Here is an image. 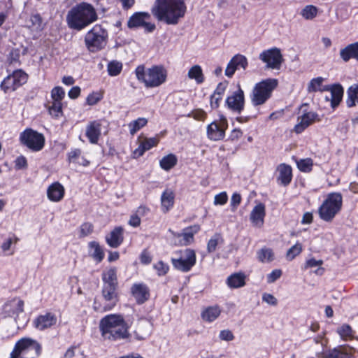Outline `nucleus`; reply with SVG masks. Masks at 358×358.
<instances>
[{"mask_svg": "<svg viewBox=\"0 0 358 358\" xmlns=\"http://www.w3.org/2000/svg\"><path fill=\"white\" fill-rule=\"evenodd\" d=\"M151 13L158 21L176 25L185 17L187 6L185 0H155Z\"/></svg>", "mask_w": 358, "mask_h": 358, "instance_id": "f257e3e1", "label": "nucleus"}, {"mask_svg": "<svg viewBox=\"0 0 358 358\" xmlns=\"http://www.w3.org/2000/svg\"><path fill=\"white\" fill-rule=\"evenodd\" d=\"M102 336L108 340L127 339L131 334L123 317L119 315H108L100 321Z\"/></svg>", "mask_w": 358, "mask_h": 358, "instance_id": "f03ea898", "label": "nucleus"}, {"mask_svg": "<svg viewBox=\"0 0 358 358\" xmlns=\"http://www.w3.org/2000/svg\"><path fill=\"white\" fill-rule=\"evenodd\" d=\"M137 80L143 83L147 88H155L166 81L167 71L161 65H155L145 69L144 65H139L135 70Z\"/></svg>", "mask_w": 358, "mask_h": 358, "instance_id": "7ed1b4c3", "label": "nucleus"}, {"mask_svg": "<svg viewBox=\"0 0 358 358\" xmlns=\"http://www.w3.org/2000/svg\"><path fill=\"white\" fill-rule=\"evenodd\" d=\"M66 18L71 28L80 30L95 21L96 14L91 5L83 3L71 9Z\"/></svg>", "mask_w": 358, "mask_h": 358, "instance_id": "20e7f679", "label": "nucleus"}, {"mask_svg": "<svg viewBox=\"0 0 358 358\" xmlns=\"http://www.w3.org/2000/svg\"><path fill=\"white\" fill-rule=\"evenodd\" d=\"M342 203L343 198L341 193H330L318 210L320 217L326 222L331 221L341 210Z\"/></svg>", "mask_w": 358, "mask_h": 358, "instance_id": "39448f33", "label": "nucleus"}, {"mask_svg": "<svg viewBox=\"0 0 358 358\" xmlns=\"http://www.w3.org/2000/svg\"><path fill=\"white\" fill-rule=\"evenodd\" d=\"M108 32L101 25L96 24L85 36V44L91 52H96L103 49L106 45Z\"/></svg>", "mask_w": 358, "mask_h": 358, "instance_id": "423d86ee", "label": "nucleus"}, {"mask_svg": "<svg viewBox=\"0 0 358 358\" xmlns=\"http://www.w3.org/2000/svg\"><path fill=\"white\" fill-rule=\"evenodd\" d=\"M277 85L278 80L271 78L257 83L251 94L252 104L255 106L264 104L271 97L273 90Z\"/></svg>", "mask_w": 358, "mask_h": 358, "instance_id": "0eeeda50", "label": "nucleus"}, {"mask_svg": "<svg viewBox=\"0 0 358 358\" xmlns=\"http://www.w3.org/2000/svg\"><path fill=\"white\" fill-rule=\"evenodd\" d=\"M40 352L41 346L38 343L30 338H22L16 343L10 358H34Z\"/></svg>", "mask_w": 358, "mask_h": 358, "instance_id": "6e6552de", "label": "nucleus"}, {"mask_svg": "<svg viewBox=\"0 0 358 358\" xmlns=\"http://www.w3.org/2000/svg\"><path fill=\"white\" fill-rule=\"evenodd\" d=\"M176 257L171 258V262L175 268L188 272L196 264V254L194 250L187 248L176 251Z\"/></svg>", "mask_w": 358, "mask_h": 358, "instance_id": "1a4fd4ad", "label": "nucleus"}, {"mask_svg": "<svg viewBox=\"0 0 358 358\" xmlns=\"http://www.w3.org/2000/svg\"><path fill=\"white\" fill-rule=\"evenodd\" d=\"M24 301L20 299L15 298L3 306V310L9 316L14 318L18 327H24L27 323V318L24 313Z\"/></svg>", "mask_w": 358, "mask_h": 358, "instance_id": "9d476101", "label": "nucleus"}, {"mask_svg": "<svg viewBox=\"0 0 358 358\" xmlns=\"http://www.w3.org/2000/svg\"><path fill=\"white\" fill-rule=\"evenodd\" d=\"M27 75L22 70H16L8 75L1 83V89L5 93H10L26 83Z\"/></svg>", "mask_w": 358, "mask_h": 358, "instance_id": "9b49d317", "label": "nucleus"}, {"mask_svg": "<svg viewBox=\"0 0 358 358\" xmlns=\"http://www.w3.org/2000/svg\"><path fill=\"white\" fill-rule=\"evenodd\" d=\"M20 140L23 144L34 151L41 150L45 143L43 134L31 129H27L21 134Z\"/></svg>", "mask_w": 358, "mask_h": 358, "instance_id": "f8f14e48", "label": "nucleus"}, {"mask_svg": "<svg viewBox=\"0 0 358 358\" xmlns=\"http://www.w3.org/2000/svg\"><path fill=\"white\" fill-rule=\"evenodd\" d=\"M259 59L266 64V67L272 69H280L283 62L280 49L273 48L263 51L259 55Z\"/></svg>", "mask_w": 358, "mask_h": 358, "instance_id": "ddd939ff", "label": "nucleus"}, {"mask_svg": "<svg viewBox=\"0 0 358 358\" xmlns=\"http://www.w3.org/2000/svg\"><path fill=\"white\" fill-rule=\"evenodd\" d=\"M132 334L137 341H143L148 338L152 331V322L146 318H140L134 322Z\"/></svg>", "mask_w": 358, "mask_h": 358, "instance_id": "4468645a", "label": "nucleus"}, {"mask_svg": "<svg viewBox=\"0 0 358 358\" xmlns=\"http://www.w3.org/2000/svg\"><path fill=\"white\" fill-rule=\"evenodd\" d=\"M355 349L350 345H339L318 353L320 358H355L353 352Z\"/></svg>", "mask_w": 358, "mask_h": 358, "instance_id": "2eb2a0df", "label": "nucleus"}, {"mask_svg": "<svg viewBox=\"0 0 358 358\" xmlns=\"http://www.w3.org/2000/svg\"><path fill=\"white\" fill-rule=\"evenodd\" d=\"M227 127V120L224 117H221L219 122H213L207 127L208 138L213 141L222 140L225 136Z\"/></svg>", "mask_w": 358, "mask_h": 358, "instance_id": "dca6fc26", "label": "nucleus"}, {"mask_svg": "<svg viewBox=\"0 0 358 358\" xmlns=\"http://www.w3.org/2000/svg\"><path fill=\"white\" fill-rule=\"evenodd\" d=\"M200 230L199 225H193L189 227L185 228L182 234H177L169 229V231L173 234L175 238V244L180 245H187L193 242L194 235Z\"/></svg>", "mask_w": 358, "mask_h": 358, "instance_id": "f3484780", "label": "nucleus"}, {"mask_svg": "<svg viewBox=\"0 0 358 358\" xmlns=\"http://www.w3.org/2000/svg\"><path fill=\"white\" fill-rule=\"evenodd\" d=\"M318 121H320V118L317 113L313 111L306 112L298 117V122L295 125L294 131L296 134H301L310 125Z\"/></svg>", "mask_w": 358, "mask_h": 358, "instance_id": "a211bd4d", "label": "nucleus"}, {"mask_svg": "<svg viewBox=\"0 0 358 358\" xmlns=\"http://www.w3.org/2000/svg\"><path fill=\"white\" fill-rule=\"evenodd\" d=\"M226 103L228 107L234 111L240 113L243 109L245 103L244 92L240 85L238 86L237 90L234 91L231 95L227 97Z\"/></svg>", "mask_w": 358, "mask_h": 358, "instance_id": "6ab92c4d", "label": "nucleus"}, {"mask_svg": "<svg viewBox=\"0 0 358 358\" xmlns=\"http://www.w3.org/2000/svg\"><path fill=\"white\" fill-rule=\"evenodd\" d=\"M248 62L247 58L242 55L237 54L234 56L228 63L224 71L226 76L231 78L238 66L243 69H245L248 66Z\"/></svg>", "mask_w": 358, "mask_h": 358, "instance_id": "aec40b11", "label": "nucleus"}, {"mask_svg": "<svg viewBox=\"0 0 358 358\" xmlns=\"http://www.w3.org/2000/svg\"><path fill=\"white\" fill-rule=\"evenodd\" d=\"M265 215V205L262 203H259L256 205L251 211L250 219L255 227H262L264 224Z\"/></svg>", "mask_w": 358, "mask_h": 358, "instance_id": "412c9836", "label": "nucleus"}, {"mask_svg": "<svg viewBox=\"0 0 358 358\" xmlns=\"http://www.w3.org/2000/svg\"><path fill=\"white\" fill-rule=\"evenodd\" d=\"M64 195V188L58 182H55L50 185L47 189L48 198L54 202L61 201Z\"/></svg>", "mask_w": 358, "mask_h": 358, "instance_id": "4be33fe9", "label": "nucleus"}, {"mask_svg": "<svg viewBox=\"0 0 358 358\" xmlns=\"http://www.w3.org/2000/svg\"><path fill=\"white\" fill-rule=\"evenodd\" d=\"M106 243L113 248H117L123 241V229L121 227H115L106 237Z\"/></svg>", "mask_w": 358, "mask_h": 358, "instance_id": "5701e85b", "label": "nucleus"}, {"mask_svg": "<svg viewBox=\"0 0 358 358\" xmlns=\"http://www.w3.org/2000/svg\"><path fill=\"white\" fill-rule=\"evenodd\" d=\"M340 57L345 62H348L350 59L358 61V42L349 44L341 49Z\"/></svg>", "mask_w": 358, "mask_h": 358, "instance_id": "b1692460", "label": "nucleus"}, {"mask_svg": "<svg viewBox=\"0 0 358 358\" xmlns=\"http://www.w3.org/2000/svg\"><path fill=\"white\" fill-rule=\"evenodd\" d=\"M101 135V124L98 121L91 122L86 128V136L91 143H97Z\"/></svg>", "mask_w": 358, "mask_h": 358, "instance_id": "393cba45", "label": "nucleus"}, {"mask_svg": "<svg viewBox=\"0 0 358 358\" xmlns=\"http://www.w3.org/2000/svg\"><path fill=\"white\" fill-rule=\"evenodd\" d=\"M56 317L50 313L38 316L34 320V326L39 330H43L49 328L56 323Z\"/></svg>", "mask_w": 358, "mask_h": 358, "instance_id": "a878e982", "label": "nucleus"}, {"mask_svg": "<svg viewBox=\"0 0 358 358\" xmlns=\"http://www.w3.org/2000/svg\"><path fill=\"white\" fill-rule=\"evenodd\" d=\"M175 194L171 189H166L161 196L162 210L167 213L174 204Z\"/></svg>", "mask_w": 358, "mask_h": 358, "instance_id": "bb28decb", "label": "nucleus"}, {"mask_svg": "<svg viewBox=\"0 0 358 358\" xmlns=\"http://www.w3.org/2000/svg\"><path fill=\"white\" fill-rule=\"evenodd\" d=\"M330 96H327V100H331V104L333 108L336 107L341 102L343 94V89L340 85H335L330 89Z\"/></svg>", "mask_w": 358, "mask_h": 358, "instance_id": "cd10ccee", "label": "nucleus"}, {"mask_svg": "<svg viewBox=\"0 0 358 358\" xmlns=\"http://www.w3.org/2000/svg\"><path fill=\"white\" fill-rule=\"evenodd\" d=\"M278 170L279 171L278 180L280 181L281 184L285 186L289 184L292 177L291 166L282 164L278 166Z\"/></svg>", "mask_w": 358, "mask_h": 358, "instance_id": "c85d7f7f", "label": "nucleus"}, {"mask_svg": "<svg viewBox=\"0 0 358 358\" xmlns=\"http://www.w3.org/2000/svg\"><path fill=\"white\" fill-rule=\"evenodd\" d=\"M220 313L221 310L218 306H209L202 311L201 317L205 322H211L215 320Z\"/></svg>", "mask_w": 358, "mask_h": 358, "instance_id": "c756f323", "label": "nucleus"}, {"mask_svg": "<svg viewBox=\"0 0 358 358\" xmlns=\"http://www.w3.org/2000/svg\"><path fill=\"white\" fill-rule=\"evenodd\" d=\"M150 15L148 13H137L133 15L128 21V26L130 28L143 27L145 20L149 19Z\"/></svg>", "mask_w": 358, "mask_h": 358, "instance_id": "7c9ffc66", "label": "nucleus"}, {"mask_svg": "<svg viewBox=\"0 0 358 358\" xmlns=\"http://www.w3.org/2000/svg\"><path fill=\"white\" fill-rule=\"evenodd\" d=\"M90 255L97 262H101L104 257V252L99 243L91 241L88 244Z\"/></svg>", "mask_w": 358, "mask_h": 358, "instance_id": "2f4dec72", "label": "nucleus"}, {"mask_svg": "<svg viewBox=\"0 0 358 358\" xmlns=\"http://www.w3.org/2000/svg\"><path fill=\"white\" fill-rule=\"evenodd\" d=\"M245 278L243 273H234L228 278V285L232 289L240 288L245 285Z\"/></svg>", "mask_w": 358, "mask_h": 358, "instance_id": "473e14b6", "label": "nucleus"}, {"mask_svg": "<svg viewBox=\"0 0 358 358\" xmlns=\"http://www.w3.org/2000/svg\"><path fill=\"white\" fill-rule=\"evenodd\" d=\"M189 79L195 80L196 83L201 84L204 81V76L201 67L199 65L192 66L187 73Z\"/></svg>", "mask_w": 358, "mask_h": 358, "instance_id": "72a5a7b5", "label": "nucleus"}, {"mask_svg": "<svg viewBox=\"0 0 358 358\" xmlns=\"http://www.w3.org/2000/svg\"><path fill=\"white\" fill-rule=\"evenodd\" d=\"M103 280L108 284L110 289H115L117 285V275L115 268H110L103 274Z\"/></svg>", "mask_w": 358, "mask_h": 358, "instance_id": "f704fd0d", "label": "nucleus"}, {"mask_svg": "<svg viewBox=\"0 0 358 358\" xmlns=\"http://www.w3.org/2000/svg\"><path fill=\"white\" fill-rule=\"evenodd\" d=\"M336 332L341 339L345 341L352 339L355 334L352 327L347 324H343L337 328Z\"/></svg>", "mask_w": 358, "mask_h": 358, "instance_id": "c9c22d12", "label": "nucleus"}, {"mask_svg": "<svg viewBox=\"0 0 358 358\" xmlns=\"http://www.w3.org/2000/svg\"><path fill=\"white\" fill-rule=\"evenodd\" d=\"M257 259L262 263H268L274 259V253L271 248L264 247L257 252Z\"/></svg>", "mask_w": 358, "mask_h": 358, "instance_id": "e433bc0d", "label": "nucleus"}, {"mask_svg": "<svg viewBox=\"0 0 358 358\" xmlns=\"http://www.w3.org/2000/svg\"><path fill=\"white\" fill-rule=\"evenodd\" d=\"M177 161L176 155L169 154L160 160V166L164 170L169 171L176 164Z\"/></svg>", "mask_w": 358, "mask_h": 358, "instance_id": "4c0bfd02", "label": "nucleus"}, {"mask_svg": "<svg viewBox=\"0 0 358 358\" xmlns=\"http://www.w3.org/2000/svg\"><path fill=\"white\" fill-rule=\"evenodd\" d=\"M148 123V120L145 117H139L136 120L131 122L128 124L131 135L134 136L138 130L145 127Z\"/></svg>", "mask_w": 358, "mask_h": 358, "instance_id": "58836bf2", "label": "nucleus"}, {"mask_svg": "<svg viewBox=\"0 0 358 358\" xmlns=\"http://www.w3.org/2000/svg\"><path fill=\"white\" fill-rule=\"evenodd\" d=\"M318 9L313 5L306 6L301 11V15L307 20H313L317 15Z\"/></svg>", "mask_w": 358, "mask_h": 358, "instance_id": "ea45409f", "label": "nucleus"}, {"mask_svg": "<svg viewBox=\"0 0 358 358\" xmlns=\"http://www.w3.org/2000/svg\"><path fill=\"white\" fill-rule=\"evenodd\" d=\"M104 292H101L95 297L94 299V309L97 310H109L111 308H108L106 305L107 304Z\"/></svg>", "mask_w": 358, "mask_h": 358, "instance_id": "a19ab883", "label": "nucleus"}, {"mask_svg": "<svg viewBox=\"0 0 358 358\" xmlns=\"http://www.w3.org/2000/svg\"><path fill=\"white\" fill-rule=\"evenodd\" d=\"M107 69L110 76H116L120 73L122 69V64L120 62L113 60L108 63Z\"/></svg>", "mask_w": 358, "mask_h": 358, "instance_id": "79ce46f5", "label": "nucleus"}, {"mask_svg": "<svg viewBox=\"0 0 358 358\" xmlns=\"http://www.w3.org/2000/svg\"><path fill=\"white\" fill-rule=\"evenodd\" d=\"M323 80L324 79L322 77L312 79L308 85V92H313L318 90H328L329 89L327 87L321 89Z\"/></svg>", "mask_w": 358, "mask_h": 358, "instance_id": "37998d69", "label": "nucleus"}, {"mask_svg": "<svg viewBox=\"0 0 358 358\" xmlns=\"http://www.w3.org/2000/svg\"><path fill=\"white\" fill-rule=\"evenodd\" d=\"M302 251V245L299 243H296L294 245L291 247L286 253V257L288 260L294 259Z\"/></svg>", "mask_w": 358, "mask_h": 358, "instance_id": "c03bdc74", "label": "nucleus"}, {"mask_svg": "<svg viewBox=\"0 0 358 358\" xmlns=\"http://www.w3.org/2000/svg\"><path fill=\"white\" fill-rule=\"evenodd\" d=\"M50 114L55 117H59L62 115V102H52L51 106L48 108Z\"/></svg>", "mask_w": 358, "mask_h": 358, "instance_id": "a18cd8bd", "label": "nucleus"}, {"mask_svg": "<svg viewBox=\"0 0 358 358\" xmlns=\"http://www.w3.org/2000/svg\"><path fill=\"white\" fill-rule=\"evenodd\" d=\"M222 238L219 234H215L208 242L207 250L209 253L213 252L220 243L222 241Z\"/></svg>", "mask_w": 358, "mask_h": 358, "instance_id": "49530a36", "label": "nucleus"}, {"mask_svg": "<svg viewBox=\"0 0 358 358\" xmlns=\"http://www.w3.org/2000/svg\"><path fill=\"white\" fill-rule=\"evenodd\" d=\"M64 95L65 92L61 87H55L52 90L51 97L54 102H62Z\"/></svg>", "mask_w": 358, "mask_h": 358, "instance_id": "de8ad7c7", "label": "nucleus"}, {"mask_svg": "<svg viewBox=\"0 0 358 358\" xmlns=\"http://www.w3.org/2000/svg\"><path fill=\"white\" fill-rule=\"evenodd\" d=\"M313 166V160L310 158L300 159L297 162V167L303 172H308L311 170Z\"/></svg>", "mask_w": 358, "mask_h": 358, "instance_id": "09e8293b", "label": "nucleus"}, {"mask_svg": "<svg viewBox=\"0 0 358 358\" xmlns=\"http://www.w3.org/2000/svg\"><path fill=\"white\" fill-rule=\"evenodd\" d=\"M106 300L107 302V304L106 306L108 307V308H113L117 301V296L116 292H104Z\"/></svg>", "mask_w": 358, "mask_h": 358, "instance_id": "8fccbe9b", "label": "nucleus"}, {"mask_svg": "<svg viewBox=\"0 0 358 358\" xmlns=\"http://www.w3.org/2000/svg\"><path fill=\"white\" fill-rule=\"evenodd\" d=\"M149 296V292H131V299L135 300L138 304L143 303Z\"/></svg>", "mask_w": 358, "mask_h": 358, "instance_id": "3c124183", "label": "nucleus"}, {"mask_svg": "<svg viewBox=\"0 0 358 358\" xmlns=\"http://www.w3.org/2000/svg\"><path fill=\"white\" fill-rule=\"evenodd\" d=\"M158 142L159 140L157 138H145L140 141L141 144L142 145L145 151L157 145Z\"/></svg>", "mask_w": 358, "mask_h": 358, "instance_id": "603ef678", "label": "nucleus"}, {"mask_svg": "<svg viewBox=\"0 0 358 358\" xmlns=\"http://www.w3.org/2000/svg\"><path fill=\"white\" fill-rule=\"evenodd\" d=\"M93 231V226L91 223H83L80 227V237H85L90 235Z\"/></svg>", "mask_w": 358, "mask_h": 358, "instance_id": "864d4df0", "label": "nucleus"}, {"mask_svg": "<svg viewBox=\"0 0 358 358\" xmlns=\"http://www.w3.org/2000/svg\"><path fill=\"white\" fill-rule=\"evenodd\" d=\"M219 338L222 341H231L234 339V335L229 329H224L220 331Z\"/></svg>", "mask_w": 358, "mask_h": 358, "instance_id": "5fc2aeb1", "label": "nucleus"}, {"mask_svg": "<svg viewBox=\"0 0 358 358\" xmlns=\"http://www.w3.org/2000/svg\"><path fill=\"white\" fill-rule=\"evenodd\" d=\"M187 116L192 117L194 119L199 121H203L206 117V113L203 110L198 109L193 110L191 113H189Z\"/></svg>", "mask_w": 358, "mask_h": 358, "instance_id": "6e6d98bb", "label": "nucleus"}, {"mask_svg": "<svg viewBox=\"0 0 358 358\" xmlns=\"http://www.w3.org/2000/svg\"><path fill=\"white\" fill-rule=\"evenodd\" d=\"M262 300L264 302L271 306H276L278 303V299L276 297L268 292L264 293L262 296Z\"/></svg>", "mask_w": 358, "mask_h": 358, "instance_id": "4d7b16f0", "label": "nucleus"}, {"mask_svg": "<svg viewBox=\"0 0 358 358\" xmlns=\"http://www.w3.org/2000/svg\"><path fill=\"white\" fill-rule=\"evenodd\" d=\"M228 200L227 194L225 192H221L215 196L214 204L215 205H224Z\"/></svg>", "mask_w": 358, "mask_h": 358, "instance_id": "13d9d810", "label": "nucleus"}, {"mask_svg": "<svg viewBox=\"0 0 358 358\" xmlns=\"http://www.w3.org/2000/svg\"><path fill=\"white\" fill-rule=\"evenodd\" d=\"M15 167L16 169H24L27 167V162L24 157L20 156L15 161Z\"/></svg>", "mask_w": 358, "mask_h": 358, "instance_id": "bf43d9fd", "label": "nucleus"}, {"mask_svg": "<svg viewBox=\"0 0 358 358\" xmlns=\"http://www.w3.org/2000/svg\"><path fill=\"white\" fill-rule=\"evenodd\" d=\"M154 267L157 271L158 275H159L166 274L169 270V266L162 262H157L155 264Z\"/></svg>", "mask_w": 358, "mask_h": 358, "instance_id": "052dcab7", "label": "nucleus"}, {"mask_svg": "<svg viewBox=\"0 0 358 358\" xmlns=\"http://www.w3.org/2000/svg\"><path fill=\"white\" fill-rule=\"evenodd\" d=\"M101 99V96L97 93H93L90 94L87 97V103L90 106H93L96 104Z\"/></svg>", "mask_w": 358, "mask_h": 358, "instance_id": "680f3d73", "label": "nucleus"}, {"mask_svg": "<svg viewBox=\"0 0 358 358\" xmlns=\"http://www.w3.org/2000/svg\"><path fill=\"white\" fill-rule=\"evenodd\" d=\"M282 275L280 269H275L267 275V281L268 282H273L278 279Z\"/></svg>", "mask_w": 358, "mask_h": 358, "instance_id": "e2e57ef3", "label": "nucleus"}, {"mask_svg": "<svg viewBox=\"0 0 358 358\" xmlns=\"http://www.w3.org/2000/svg\"><path fill=\"white\" fill-rule=\"evenodd\" d=\"M322 264H323L322 260H321V259L316 260L314 258H311L306 261V268H308V267L313 268V267L320 266Z\"/></svg>", "mask_w": 358, "mask_h": 358, "instance_id": "0e129e2a", "label": "nucleus"}, {"mask_svg": "<svg viewBox=\"0 0 358 358\" xmlns=\"http://www.w3.org/2000/svg\"><path fill=\"white\" fill-rule=\"evenodd\" d=\"M81 154V151L79 149H76L74 150L71 151L69 153V159L71 162H77V159H78L80 155Z\"/></svg>", "mask_w": 358, "mask_h": 358, "instance_id": "69168bd1", "label": "nucleus"}, {"mask_svg": "<svg viewBox=\"0 0 358 358\" xmlns=\"http://www.w3.org/2000/svg\"><path fill=\"white\" fill-rule=\"evenodd\" d=\"M241 201V196L239 194L234 193L231 199V205L233 207V210H235L236 207L240 204Z\"/></svg>", "mask_w": 358, "mask_h": 358, "instance_id": "338daca9", "label": "nucleus"}, {"mask_svg": "<svg viewBox=\"0 0 358 358\" xmlns=\"http://www.w3.org/2000/svg\"><path fill=\"white\" fill-rule=\"evenodd\" d=\"M227 85V82L219 83L217 85V87H216V89H215V90L213 94H216V95H218L220 96H222V95L225 92Z\"/></svg>", "mask_w": 358, "mask_h": 358, "instance_id": "774afa93", "label": "nucleus"}]
</instances>
